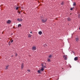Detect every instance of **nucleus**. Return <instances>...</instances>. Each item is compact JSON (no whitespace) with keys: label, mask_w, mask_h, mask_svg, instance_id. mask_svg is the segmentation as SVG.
Here are the masks:
<instances>
[{"label":"nucleus","mask_w":80,"mask_h":80,"mask_svg":"<svg viewBox=\"0 0 80 80\" xmlns=\"http://www.w3.org/2000/svg\"><path fill=\"white\" fill-rule=\"evenodd\" d=\"M44 70V68H43L42 67L41 69H40L41 71H43Z\"/></svg>","instance_id":"11"},{"label":"nucleus","mask_w":80,"mask_h":80,"mask_svg":"<svg viewBox=\"0 0 80 80\" xmlns=\"http://www.w3.org/2000/svg\"><path fill=\"white\" fill-rule=\"evenodd\" d=\"M32 37V35L30 34H29L28 36V37Z\"/></svg>","instance_id":"17"},{"label":"nucleus","mask_w":80,"mask_h":80,"mask_svg":"<svg viewBox=\"0 0 80 80\" xmlns=\"http://www.w3.org/2000/svg\"><path fill=\"white\" fill-rule=\"evenodd\" d=\"M38 34L41 35L42 34V32L41 31H39L38 32Z\"/></svg>","instance_id":"9"},{"label":"nucleus","mask_w":80,"mask_h":80,"mask_svg":"<svg viewBox=\"0 0 80 80\" xmlns=\"http://www.w3.org/2000/svg\"><path fill=\"white\" fill-rule=\"evenodd\" d=\"M78 60V57H76L74 58V60L75 61H77V60Z\"/></svg>","instance_id":"6"},{"label":"nucleus","mask_w":80,"mask_h":80,"mask_svg":"<svg viewBox=\"0 0 80 80\" xmlns=\"http://www.w3.org/2000/svg\"><path fill=\"white\" fill-rule=\"evenodd\" d=\"M76 41L77 42H79V39H78V38H76Z\"/></svg>","instance_id":"8"},{"label":"nucleus","mask_w":80,"mask_h":80,"mask_svg":"<svg viewBox=\"0 0 80 80\" xmlns=\"http://www.w3.org/2000/svg\"><path fill=\"white\" fill-rule=\"evenodd\" d=\"M47 19L45 18H44L43 19H41V22H42V23H45V22H46L47 21Z\"/></svg>","instance_id":"1"},{"label":"nucleus","mask_w":80,"mask_h":80,"mask_svg":"<svg viewBox=\"0 0 80 80\" xmlns=\"http://www.w3.org/2000/svg\"><path fill=\"white\" fill-rule=\"evenodd\" d=\"M51 57H52V55H50L49 56V58H51Z\"/></svg>","instance_id":"23"},{"label":"nucleus","mask_w":80,"mask_h":80,"mask_svg":"<svg viewBox=\"0 0 80 80\" xmlns=\"http://www.w3.org/2000/svg\"><path fill=\"white\" fill-rule=\"evenodd\" d=\"M10 45H11V42L10 41H9V42H8V45L10 46Z\"/></svg>","instance_id":"14"},{"label":"nucleus","mask_w":80,"mask_h":80,"mask_svg":"<svg viewBox=\"0 0 80 80\" xmlns=\"http://www.w3.org/2000/svg\"><path fill=\"white\" fill-rule=\"evenodd\" d=\"M18 13H19V14H20V13H21V12H18Z\"/></svg>","instance_id":"27"},{"label":"nucleus","mask_w":80,"mask_h":80,"mask_svg":"<svg viewBox=\"0 0 80 80\" xmlns=\"http://www.w3.org/2000/svg\"><path fill=\"white\" fill-rule=\"evenodd\" d=\"M32 50H33V51H35V50H37V48H36V46H33L32 48Z\"/></svg>","instance_id":"2"},{"label":"nucleus","mask_w":80,"mask_h":80,"mask_svg":"<svg viewBox=\"0 0 80 80\" xmlns=\"http://www.w3.org/2000/svg\"><path fill=\"white\" fill-rule=\"evenodd\" d=\"M17 55H18V54H17V53H15V56L16 57H17Z\"/></svg>","instance_id":"26"},{"label":"nucleus","mask_w":80,"mask_h":80,"mask_svg":"<svg viewBox=\"0 0 80 80\" xmlns=\"http://www.w3.org/2000/svg\"><path fill=\"white\" fill-rule=\"evenodd\" d=\"M17 20L19 22H22L23 21V19L22 18H21L20 19H19V18H18L17 19Z\"/></svg>","instance_id":"3"},{"label":"nucleus","mask_w":80,"mask_h":80,"mask_svg":"<svg viewBox=\"0 0 80 80\" xmlns=\"http://www.w3.org/2000/svg\"><path fill=\"white\" fill-rule=\"evenodd\" d=\"M27 71L28 72V73H29V72H30V70H28Z\"/></svg>","instance_id":"25"},{"label":"nucleus","mask_w":80,"mask_h":80,"mask_svg":"<svg viewBox=\"0 0 80 80\" xmlns=\"http://www.w3.org/2000/svg\"><path fill=\"white\" fill-rule=\"evenodd\" d=\"M19 8H20V7H17L16 8V10H18Z\"/></svg>","instance_id":"20"},{"label":"nucleus","mask_w":80,"mask_h":80,"mask_svg":"<svg viewBox=\"0 0 80 80\" xmlns=\"http://www.w3.org/2000/svg\"><path fill=\"white\" fill-rule=\"evenodd\" d=\"M78 18H80V14H79L78 15Z\"/></svg>","instance_id":"22"},{"label":"nucleus","mask_w":80,"mask_h":80,"mask_svg":"<svg viewBox=\"0 0 80 80\" xmlns=\"http://www.w3.org/2000/svg\"><path fill=\"white\" fill-rule=\"evenodd\" d=\"M11 21L10 20H8L7 21V23H8L9 24H10L11 23Z\"/></svg>","instance_id":"7"},{"label":"nucleus","mask_w":80,"mask_h":80,"mask_svg":"<svg viewBox=\"0 0 80 80\" xmlns=\"http://www.w3.org/2000/svg\"><path fill=\"white\" fill-rule=\"evenodd\" d=\"M24 67V66H23V64H22L21 65V68L22 69H23V67Z\"/></svg>","instance_id":"10"},{"label":"nucleus","mask_w":80,"mask_h":80,"mask_svg":"<svg viewBox=\"0 0 80 80\" xmlns=\"http://www.w3.org/2000/svg\"><path fill=\"white\" fill-rule=\"evenodd\" d=\"M13 40H12L11 41V43H12V42H13Z\"/></svg>","instance_id":"28"},{"label":"nucleus","mask_w":80,"mask_h":80,"mask_svg":"<svg viewBox=\"0 0 80 80\" xmlns=\"http://www.w3.org/2000/svg\"><path fill=\"white\" fill-rule=\"evenodd\" d=\"M67 20L68 21H71V19L69 18H68Z\"/></svg>","instance_id":"12"},{"label":"nucleus","mask_w":80,"mask_h":80,"mask_svg":"<svg viewBox=\"0 0 80 80\" xmlns=\"http://www.w3.org/2000/svg\"><path fill=\"white\" fill-rule=\"evenodd\" d=\"M32 33V32H30V33Z\"/></svg>","instance_id":"30"},{"label":"nucleus","mask_w":80,"mask_h":80,"mask_svg":"<svg viewBox=\"0 0 80 80\" xmlns=\"http://www.w3.org/2000/svg\"><path fill=\"white\" fill-rule=\"evenodd\" d=\"M41 72V71L39 70L37 71L38 73H40Z\"/></svg>","instance_id":"13"},{"label":"nucleus","mask_w":80,"mask_h":80,"mask_svg":"<svg viewBox=\"0 0 80 80\" xmlns=\"http://www.w3.org/2000/svg\"><path fill=\"white\" fill-rule=\"evenodd\" d=\"M42 68H46V66H45V63H43L42 64Z\"/></svg>","instance_id":"4"},{"label":"nucleus","mask_w":80,"mask_h":80,"mask_svg":"<svg viewBox=\"0 0 80 80\" xmlns=\"http://www.w3.org/2000/svg\"><path fill=\"white\" fill-rule=\"evenodd\" d=\"M73 8H74V7H73V8H70L71 10H73Z\"/></svg>","instance_id":"21"},{"label":"nucleus","mask_w":80,"mask_h":80,"mask_svg":"<svg viewBox=\"0 0 80 80\" xmlns=\"http://www.w3.org/2000/svg\"><path fill=\"white\" fill-rule=\"evenodd\" d=\"M21 26H22V25H21V24H19L18 25V27H21Z\"/></svg>","instance_id":"16"},{"label":"nucleus","mask_w":80,"mask_h":80,"mask_svg":"<svg viewBox=\"0 0 80 80\" xmlns=\"http://www.w3.org/2000/svg\"><path fill=\"white\" fill-rule=\"evenodd\" d=\"M67 55H64L63 56V58L65 59V60H67Z\"/></svg>","instance_id":"5"},{"label":"nucleus","mask_w":80,"mask_h":80,"mask_svg":"<svg viewBox=\"0 0 80 80\" xmlns=\"http://www.w3.org/2000/svg\"><path fill=\"white\" fill-rule=\"evenodd\" d=\"M64 4V2H62L61 5H63Z\"/></svg>","instance_id":"24"},{"label":"nucleus","mask_w":80,"mask_h":80,"mask_svg":"<svg viewBox=\"0 0 80 80\" xmlns=\"http://www.w3.org/2000/svg\"><path fill=\"white\" fill-rule=\"evenodd\" d=\"M6 67L5 68L6 70H7V69H8V65H7V66H6Z\"/></svg>","instance_id":"15"},{"label":"nucleus","mask_w":80,"mask_h":80,"mask_svg":"<svg viewBox=\"0 0 80 80\" xmlns=\"http://www.w3.org/2000/svg\"><path fill=\"white\" fill-rule=\"evenodd\" d=\"M48 61L49 62H50V59H48Z\"/></svg>","instance_id":"19"},{"label":"nucleus","mask_w":80,"mask_h":80,"mask_svg":"<svg viewBox=\"0 0 80 80\" xmlns=\"http://www.w3.org/2000/svg\"><path fill=\"white\" fill-rule=\"evenodd\" d=\"M76 6V3L75 2H74L73 4V6Z\"/></svg>","instance_id":"18"},{"label":"nucleus","mask_w":80,"mask_h":80,"mask_svg":"<svg viewBox=\"0 0 80 80\" xmlns=\"http://www.w3.org/2000/svg\"><path fill=\"white\" fill-rule=\"evenodd\" d=\"M22 9H23V7H21Z\"/></svg>","instance_id":"29"}]
</instances>
